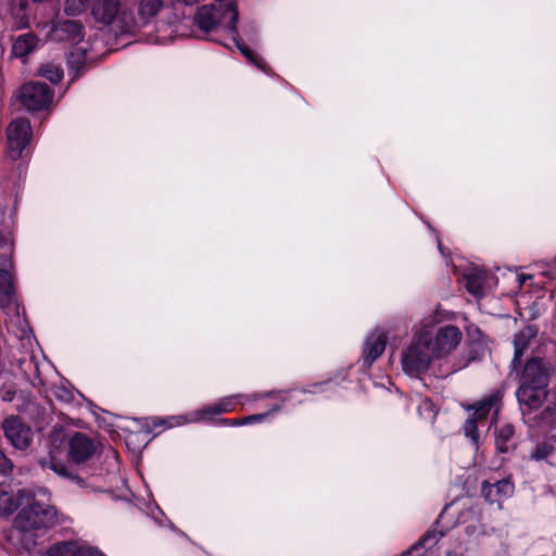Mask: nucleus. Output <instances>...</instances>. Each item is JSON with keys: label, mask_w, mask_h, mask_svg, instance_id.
<instances>
[{"label": "nucleus", "mask_w": 556, "mask_h": 556, "mask_svg": "<svg viewBox=\"0 0 556 556\" xmlns=\"http://www.w3.org/2000/svg\"><path fill=\"white\" fill-rule=\"evenodd\" d=\"M22 506L25 505L14 519V529L18 533L34 534L45 531L58 523V513L50 504L49 492L45 488L37 490H20Z\"/></svg>", "instance_id": "nucleus-1"}, {"label": "nucleus", "mask_w": 556, "mask_h": 556, "mask_svg": "<svg viewBox=\"0 0 556 556\" xmlns=\"http://www.w3.org/2000/svg\"><path fill=\"white\" fill-rule=\"evenodd\" d=\"M8 265H11L10 255L4 253L0 255V308L8 316V330L15 337L23 339L27 337L29 327L27 320L21 314L12 277L7 269Z\"/></svg>", "instance_id": "nucleus-2"}, {"label": "nucleus", "mask_w": 556, "mask_h": 556, "mask_svg": "<svg viewBox=\"0 0 556 556\" xmlns=\"http://www.w3.org/2000/svg\"><path fill=\"white\" fill-rule=\"evenodd\" d=\"M435 357L430 348L428 332L420 324L414 328L409 343L401 352L403 371L414 378H419L431 366Z\"/></svg>", "instance_id": "nucleus-3"}, {"label": "nucleus", "mask_w": 556, "mask_h": 556, "mask_svg": "<svg viewBox=\"0 0 556 556\" xmlns=\"http://www.w3.org/2000/svg\"><path fill=\"white\" fill-rule=\"evenodd\" d=\"M239 13L235 0H228L226 4H206L198 9L195 23L205 33L224 29L229 35H237V22Z\"/></svg>", "instance_id": "nucleus-4"}, {"label": "nucleus", "mask_w": 556, "mask_h": 556, "mask_svg": "<svg viewBox=\"0 0 556 556\" xmlns=\"http://www.w3.org/2000/svg\"><path fill=\"white\" fill-rule=\"evenodd\" d=\"M97 23L113 26L121 33H130L137 26V18L122 0H93L90 7Z\"/></svg>", "instance_id": "nucleus-5"}, {"label": "nucleus", "mask_w": 556, "mask_h": 556, "mask_svg": "<svg viewBox=\"0 0 556 556\" xmlns=\"http://www.w3.org/2000/svg\"><path fill=\"white\" fill-rule=\"evenodd\" d=\"M237 399L238 396L225 397L216 404L208 405L202 409L191 412L187 415L170 416L166 419H159L154 422V426L174 428L190 422L211 420L214 416H217L222 413L232 412L235 409Z\"/></svg>", "instance_id": "nucleus-6"}, {"label": "nucleus", "mask_w": 556, "mask_h": 556, "mask_svg": "<svg viewBox=\"0 0 556 556\" xmlns=\"http://www.w3.org/2000/svg\"><path fill=\"white\" fill-rule=\"evenodd\" d=\"M420 327H425L428 332L430 348L435 359H441L450 355L460 343L463 334L460 330L452 325H446L433 332L431 321L424 320Z\"/></svg>", "instance_id": "nucleus-7"}, {"label": "nucleus", "mask_w": 556, "mask_h": 556, "mask_svg": "<svg viewBox=\"0 0 556 556\" xmlns=\"http://www.w3.org/2000/svg\"><path fill=\"white\" fill-rule=\"evenodd\" d=\"M503 394L500 390H493L485 397L473 404L470 408L473 410L472 416L466 421L464 431L466 437L470 438L471 442L478 446V421L488 417L493 410L496 415L501 408Z\"/></svg>", "instance_id": "nucleus-8"}, {"label": "nucleus", "mask_w": 556, "mask_h": 556, "mask_svg": "<svg viewBox=\"0 0 556 556\" xmlns=\"http://www.w3.org/2000/svg\"><path fill=\"white\" fill-rule=\"evenodd\" d=\"M53 92L42 83H27L18 92V99L28 111L48 109L52 103Z\"/></svg>", "instance_id": "nucleus-9"}, {"label": "nucleus", "mask_w": 556, "mask_h": 556, "mask_svg": "<svg viewBox=\"0 0 556 556\" xmlns=\"http://www.w3.org/2000/svg\"><path fill=\"white\" fill-rule=\"evenodd\" d=\"M554 371L555 366L552 362L534 356L526 363L520 381L522 383L548 387L551 375Z\"/></svg>", "instance_id": "nucleus-10"}, {"label": "nucleus", "mask_w": 556, "mask_h": 556, "mask_svg": "<svg viewBox=\"0 0 556 556\" xmlns=\"http://www.w3.org/2000/svg\"><path fill=\"white\" fill-rule=\"evenodd\" d=\"M7 137L10 157L13 160L21 157L31 137L29 122L27 119L13 121L8 127Z\"/></svg>", "instance_id": "nucleus-11"}, {"label": "nucleus", "mask_w": 556, "mask_h": 556, "mask_svg": "<svg viewBox=\"0 0 556 556\" xmlns=\"http://www.w3.org/2000/svg\"><path fill=\"white\" fill-rule=\"evenodd\" d=\"M8 441L17 450H26L33 442V430L20 417L10 416L2 422Z\"/></svg>", "instance_id": "nucleus-12"}, {"label": "nucleus", "mask_w": 556, "mask_h": 556, "mask_svg": "<svg viewBox=\"0 0 556 556\" xmlns=\"http://www.w3.org/2000/svg\"><path fill=\"white\" fill-rule=\"evenodd\" d=\"M466 289L475 296H483L496 285V278L483 269L470 267L463 275Z\"/></svg>", "instance_id": "nucleus-13"}, {"label": "nucleus", "mask_w": 556, "mask_h": 556, "mask_svg": "<svg viewBox=\"0 0 556 556\" xmlns=\"http://www.w3.org/2000/svg\"><path fill=\"white\" fill-rule=\"evenodd\" d=\"M83 25L76 21L60 20L52 23L48 39L79 43L83 38Z\"/></svg>", "instance_id": "nucleus-14"}, {"label": "nucleus", "mask_w": 556, "mask_h": 556, "mask_svg": "<svg viewBox=\"0 0 556 556\" xmlns=\"http://www.w3.org/2000/svg\"><path fill=\"white\" fill-rule=\"evenodd\" d=\"M547 387H540L538 384L520 383L516 395L521 407H527L530 410L540 408L546 400Z\"/></svg>", "instance_id": "nucleus-15"}, {"label": "nucleus", "mask_w": 556, "mask_h": 556, "mask_svg": "<svg viewBox=\"0 0 556 556\" xmlns=\"http://www.w3.org/2000/svg\"><path fill=\"white\" fill-rule=\"evenodd\" d=\"M387 345V334L381 329H375L365 339L363 345V365L370 367L382 355Z\"/></svg>", "instance_id": "nucleus-16"}, {"label": "nucleus", "mask_w": 556, "mask_h": 556, "mask_svg": "<svg viewBox=\"0 0 556 556\" xmlns=\"http://www.w3.org/2000/svg\"><path fill=\"white\" fill-rule=\"evenodd\" d=\"M94 451L93 442L84 433H75L68 442V456L76 464L89 459Z\"/></svg>", "instance_id": "nucleus-17"}, {"label": "nucleus", "mask_w": 556, "mask_h": 556, "mask_svg": "<svg viewBox=\"0 0 556 556\" xmlns=\"http://www.w3.org/2000/svg\"><path fill=\"white\" fill-rule=\"evenodd\" d=\"M514 484L508 479L496 481L495 483L483 482L481 492L485 501L496 503L502 508V503L514 494Z\"/></svg>", "instance_id": "nucleus-18"}, {"label": "nucleus", "mask_w": 556, "mask_h": 556, "mask_svg": "<svg viewBox=\"0 0 556 556\" xmlns=\"http://www.w3.org/2000/svg\"><path fill=\"white\" fill-rule=\"evenodd\" d=\"M39 465L42 469L48 468L52 470L55 475H58L61 478L67 479L68 481L76 484L78 488L83 489L87 486V483L83 478L74 473L64 463L56 459L52 455L40 458Z\"/></svg>", "instance_id": "nucleus-19"}, {"label": "nucleus", "mask_w": 556, "mask_h": 556, "mask_svg": "<svg viewBox=\"0 0 556 556\" xmlns=\"http://www.w3.org/2000/svg\"><path fill=\"white\" fill-rule=\"evenodd\" d=\"M538 341V328L527 326L514 337V358L513 365L516 367L520 363L521 356L528 348H531Z\"/></svg>", "instance_id": "nucleus-20"}, {"label": "nucleus", "mask_w": 556, "mask_h": 556, "mask_svg": "<svg viewBox=\"0 0 556 556\" xmlns=\"http://www.w3.org/2000/svg\"><path fill=\"white\" fill-rule=\"evenodd\" d=\"M442 531L430 530L425 535L420 538V540L412 545L408 549L403 552L400 556H420V549H428L434 546L439 540L443 536Z\"/></svg>", "instance_id": "nucleus-21"}, {"label": "nucleus", "mask_w": 556, "mask_h": 556, "mask_svg": "<svg viewBox=\"0 0 556 556\" xmlns=\"http://www.w3.org/2000/svg\"><path fill=\"white\" fill-rule=\"evenodd\" d=\"M38 38L30 33L20 35L13 42L12 53L16 58H25L38 47Z\"/></svg>", "instance_id": "nucleus-22"}, {"label": "nucleus", "mask_w": 556, "mask_h": 556, "mask_svg": "<svg viewBox=\"0 0 556 556\" xmlns=\"http://www.w3.org/2000/svg\"><path fill=\"white\" fill-rule=\"evenodd\" d=\"M163 7V0H140L138 7L139 21L137 27L144 26L154 18Z\"/></svg>", "instance_id": "nucleus-23"}, {"label": "nucleus", "mask_w": 556, "mask_h": 556, "mask_svg": "<svg viewBox=\"0 0 556 556\" xmlns=\"http://www.w3.org/2000/svg\"><path fill=\"white\" fill-rule=\"evenodd\" d=\"M83 542L67 541L59 542L51 545L46 555L47 556H77L80 551Z\"/></svg>", "instance_id": "nucleus-24"}, {"label": "nucleus", "mask_w": 556, "mask_h": 556, "mask_svg": "<svg viewBox=\"0 0 556 556\" xmlns=\"http://www.w3.org/2000/svg\"><path fill=\"white\" fill-rule=\"evenodd\" d=\"M18 506H22L20 491L13 495L7 488L0 485V515H10Z\"/></svg>", "instance_id": "nucleus-25"}, {"label": "nucleus", "mask_w": 556, "mask_h": 556, "mask_svg": "<svg viewBox=\"0 0 556 556\" xmlns=\"http://www.w3.org/2000/svg\"><path fill=\"white\" fill-rule=\"evenodd\" d=\"M514 428L511 425H504L495 431V445L498 452L506 453L511 447Z\"/></svg>", "instance_id": "nucleus-26"}, {"label": "nucleus", "mask_w": 556, "mask_h": 556, "mask_svg": "<svg viewBox=\"0 0 556 556\" xmlns=\"http://www.w3.org/2000/svg\"><path fill=\"white\" fill-rule=\"evenodd\" d=\"M40 75L51 83L56 84L63 78V70L58 64L48 63L40 68Z\"/></svg>", "instance_id": "nucleus-27"}, {"label": "nucleus", "mask_w": 556, "mask_h": 556, "mask_svg": "<svg viewBox=\"0 0 556 556\" xmlns=\"http://www.w3.org/2000/svg\"><path fill=\"white\" fill-rule=\"evenodd\" d=\"M87 62V46L81 45L74 48L68 56V64L72 67L79 68Z\"/></svg>", "instance_id": "nucleus-28"}, {"label": "nucleus", "mask_w": 556, "mask_h": 556, "mask_svg": "<svg viewBox=\"0 0 556 556\" xmlns=\"http://www.w3.org/2000/svg\"><path fill=\"white\" fill-rule=\"evenodd\" d=\"M231 36V39L233 41V43L236 45V47L240 50V52L247 58V60L254 64L256 67L264 70V66L262 64V61L258 60L253 51L251 49H249L247 46L242 45L239 40H238V34L237 35H230Z\"/></svg>", "instance_id": "nucleus-29"}, {"label": "nucleus", "mask_w": 556, "mask_h": 556, "mask_svg": "<svg viewBox=\"0 0 556 556\" xmlns=\"http://www.w3.org/2000/svg\"><path fill=\"white\" fill-rule=\"evenodd\" d=\"M90 0H66L65 1V13L67 15H78L83 13Z\"/></svg>", "instance_id": "nucleus-30"}, {"label": "nucleus", "mask_w": 556, "mask_h": 556, "mask_svg": "<svg viewBox=\"0 0 556 556\" xmlns=\"http://www.w3.org/2000/svg\"><path fill=\"white\" fill-rule=\"evenodd\" d=\"M13 4L17 3L21 11V16H16V28H25L28 26V15L25 13L27 7V0H12Z\"/></svg>", "instance_id": "nucleus-31"}, {"label": "nucleus", "mask_w": 556, "mask_h": 556, "mask_svg": "<svg viewBox=\"0 0 556 556\" xmlns=\"http://www.w3.org/2000/svg\"><path fill=\"white\" fill-rule=\"evenodd\" d=\"M553 453V446L547 443L538 444L532 453V458L536 460L546 459Z\"/></svg>", "instance_id": "nucleus-32"}, {"label": "nucleus", "mask_w": 556, "mask_h": 556, "mask_svg": "<svg viewBox=\"0 0 556 556\" xmlns=\"http://www.w3.org/2000/svg\"><path fill=\"white\" fill-rule=\"evenodd\" d=\"M279 409H280V405H275L268 413L255 414V415H251L245 418H242V421H240V424L248 425V424H252V422H256V421H263L270 413L277 412Z\"/></svg>", "instance_id": "nucleus-33"}, {"label": "nucleus", "mask_w": 556, "mask_h": 556, "mask_svg": "<svg viewBox=\"0 0 556 556\" xmlns=\"http://www.w3.org/2000/svg\"><path fill=\"white\" fill-rule=\"evenodd\" d=\"M77 556H106L98 547L88 543H81L79 554Z\"/></svg>", "instance_id": "nucleus-34"}, {"label": "nucleus", "mask_w": 556, "mask_h": 556, "mask_svg": "<svg viewBox=\"0 0 556 556\" xmlns=\"http://www.w3.org/2000/svg\"><path fill=\"white\" fill-rule=\"evenodd\" d=\"M12 469H13L12 462L0 450V472L7 475V473L11 472Z\"/></svg>", "instance_id": "nucleus-35"}, {"label": "nucleus", "mask_w": 556, "mask_h": 556, "mask_svg": "<svg viewBox=\"0 0 556 556\" xmlns=\"http://www.w3.org/2000/svg\"><path fill=\"white\" fill-rule=\"evenodd\" d=\"M424 407L429 413L433 414V405L429 400H425L420 406V408Z\"/></svg>", "instance_id": "nucleus-36"}, {"label": "nucleus", "mask_w": 556, "mask_h": 556, "mask_svg": "<svg viewBox=\"0 0 556 556\" xmlns=\"http://www.w3.org/2000/svg\"><path fill=\"white\" fill-rule=\"evenodd\" d=\"M240 421H242V419H232V420H226L224 419L223 422L225 425H231V426H238V425H241Z\"/></svg>", "instance_id": "nucleus-37"}, {"label": "nucleus", "mask_w": 556, "mask_h": 556, "mask_svg": "<svg viewBox=\"0 0 556 556\" xmlns=\"http://www.w3.org/2000/svg\"><path fill=\"white\" fill-rule=\"evenodd\" d=\"M4 29H5L4 22H3L2 17L0 16V35L4 31Z\"/></svg>", "instance_id": "nucleus-38"}, {"label": "nucleus", "mask_w": 556, "mask_h": 556, "mask_svg": "<svg viewBox=\"0 0 556 556\" xmlns=\"http://www.w3.org/2000/svg\"><path fill=\"white\" fill-rule=\"evenodd\" d=\"M277 394H278V396H279V399H280L281 401H285V400H286V396H285V395H286V392H282V391H281V392H278Z\"/></svg>", "instance_id": "nucleus-39"}, {"label": "nucleus", "mask_w": 556, "mask_h": 556, "mask_svg": "<svg viewBox=\"0 0 556 556\" xmlns=\"http://www.w3.org/2000/svg\"><path fill=\"white\" fill-rule=\"evenodd\" d=\"M30 545H34V541H31V542H29V543L25 544V546H24V547L28 549V548L30 547Z\"/></svg>", "instance_id": "nucleus-40"}, {"label": "nucleus", "mask_w": 556, "mask_h": 556, "mask_svg": "<svg viewBox=\"0 0 556 556\" xmlns=\"http://www.w3.org/2000/svg\"><path fill=\"white\" fill-rule=\"evenodd\" d=\"M466 532H467V533H471V532H470V528H469V527H467V528H466Z\"/></svg>", "instance_id": "nucleus-41"}, {"label": "nucleus", "mask_w": 556, "mask_h": 556, "mask_svg": "<svg viewBox=\"0 0 556 556\" xmlns=\"http://www.w3.org/2000/svg\"><path fill=\"white\" fill-rule=\"evenodd\" d=\"M13 15H15V17H16V16H21V15H20L18 13H16V12H13Z\"/></svg>", "instance_id": "nucleus-42"}]
</instances>
